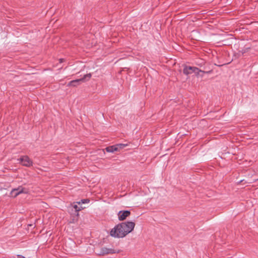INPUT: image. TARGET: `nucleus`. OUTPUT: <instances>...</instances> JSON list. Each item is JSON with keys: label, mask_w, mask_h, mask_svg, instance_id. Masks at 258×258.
Masks as SVG:
<instances>
[{"label": "nucleus", "mask_w": 258, "mask_h": 258, "mask_svg": "<svg viewBox=\"0 0 258 258\" xmlns=\"http://www.w3.org/2000/svg\"><path fill=\"white\" fill-rule=\"evenodd\" d=\"M135 223L127 221L116 225L110 232V235L113 237L123 238L131 232L134 229Z\"/></svg>", "instance_id": "1"}, {"label": "nucleus", "mask_w": 258, "mask_h": 258, "mask_svg": "<svg viewBox=\"0 0 258 258\" xmlns=\"http://www.w3.org/2000/svg\"><path fill=\"white\" fill-rule=\"evenodd\" d=\"M120 252V250H115L113 248H109L106 247H103L100 248V251L96 254L99 256H103L109 254L118 253Z\"/></svg>", "instance_id": "2"}, {"label": "nucleus", "mask_w": 258, "mask_h": 258, "mask_svg": "<svg viewBox=\"0 0 258 258\" xmlns=\"http://www.w3.org/2000/svg\"><path fill=\"white\" fill-rule=\"evenodd\" d=\"M200 72H202V70L197 67L187 66L186 65L184 66L183 69V73L185 75H188L193 73H195L197 75H198Z\"/></svg>", "instance_id": "3"}, {"label": "nucleus", "mask_w": 258, "mask_h": 258, "mask_svg": "<svg viewBox=\"0 0 258 258\" xmlns=\"http://www.w3.org/2000/svg\"><path fill=\"white\" fill-rule=\"evenodd\" d=\"M28 192V189L27 188H26L22 186H19L18 188H13L10 194L12 197L15 198L21 194H27Z\"/></svg>", "instance_id": "4"}, {"label": "nucleus", "mask_w": 258, "mask_h": 258, "mask_svg": "<svg viewBox=\"0 0 258 258\" xmlns=\"http://www.w3.org/2000/svg\"><path fill=\"white\" fill-rule=\"evenodd\" d=\"M28 192V189L27 188H26L22 186H19L18 188H13L10 194L12 197L15 198L21 194H27Z\"/></svg>", "instance_id": "5"}, {"label": "nucleus", "mask_w": 258, "mask_h": 258, "mask_svg": "<svg viewBox=\"0 0 258 258\" xmlns=\"http://www.w3.org/2000/svg\"><path fill=\"white\" fill-rule=\"evenodd\" d=\"M28 192V189L27 188H26L22 186H19L18 188H13L10 194L12 197L15 198L21 194H27Z\"/></svg>", "instance_id": "6"}, {"label": "nucleus", "mask_w": 258, "mask_h": 258, "mask_svg": "<svg viewBox=\"0 0 258 258\" xmlns=\"http://www.w3.org/2000/svg\"><path fill=\"white\" fill-rule=\"evenodd\" d=\"M91 77V74L90 73L85 75L82 78L80 79H77L71 81L68 84V86H77L80 84V82L84 81L87 78L88 80L90 79Z\"/></svg>", "instance_id": "7"}, {"label": "nucleus", "mask_w": 258, "mask_h": 258, "mask_svg": "<svg viewBox=\"0 0 258 258\" xmlns=\"http://www.w3.org/2000/svg\"><path fill=\"white\" fill-rule=\"evenodd\" d=\"M19 161L23 166L26 167H30L33 164L32 160L28 156H22L19 159Z\"/></svg>", "instance_id": "8"}, {"label": "nucleus", "mask_w": 258, "mask_h": 258, "mask_svg": "<svg viewBox=\"0 0 258 258\" xmlns=\"http://www.w3.org/2000/svg\"><path fill=\"white\" fill-rule=\"evenodd\" d=\"M131 215V212L128 210L120 211L118 213V219L119 221L125 220Z\"/></svg>", "instance_id": "9"}, {"label": "nucleus", "mask_w": 258, "mask_h": 258, "mask_svg": "<svg viewBox=\"0 0 258 258\" xmlns=\"http://www.w3.org/2000/svg\"><path fill=\"white\" fill-rule=\"evenodd\" d=\"M105 150L106 152L109 153H113L114 151H117V149L116 148L115 145L106 147Z\"/></svg>", "instance_id": "10"}, {"label": "nucleus", "mask_w": 258, "mask_h": 258, "mask_svg": "<svg viewBox=\"0 0 258 258\" xmlns=\"http://www.w3.org/2000/svg\"><path fill=\"white\" fill-rule=\"evenodd\" d=\"M72 207L73 209H75V212L77 213V216L79 215L78 212L84 209V208H83L82 206L79 207L76 204L72 205Z\"/></svg>", "instance_id": "11"}, {"label": "nucleus", "mask_w": 258, "mask_h": 258, "mask_svg": "<svg viewBox=\"0 0 258 258\" xmlns=\"http://www.w3.org/2000/svg\"><path fill=\"white\" fill-rule=\"evenodd\" d=\"M127 146V144H116L115 146L117 149V151H119L120 149H123Z\"/></svg>", "instance_id": "12"}, {"label": "nucleus", "mask_w": 258, "mask_h": 258, "mask_svg": "<svg viewBox=\"0 0 258 258\" xmlns=\"http://www.w3.org/2000/svg\"><path fill=\"white\" fill-rule=\"evenodd\" d=\"M250 49V47H244V48H243L240 52L242 54H244L245 53L248 52L249 51V50Z\"/></svg>", "instance_id": "13"}, {"label": "nucleus", "mask_w": 258, "mask_h": 258, "mask_svg": "<svg viewBox=\"0 0 258 258\" xmlns=\"http://www.w3.org/2000/svg\"><path fill=\"white\" fill-rule=\"evenodd\" d=\"M90 200L88 199H83L81 201V202H78L79 204H85V203H89Z\"/></svg>", "instance_id": "14"}, {"label": "nucleus", "mask_w": 258, "mask_h": 258, "mask_svg": "<svg viewBox=\"0 0 258 258\" xmlns=\"http://www.w3.org/2000/svg\"><path fill=\"white\" fill-rule=\"evenodd\" d=\"M16 256L17 258H25L24 256L20 255V254H18V255H17ZM13 258H16V257L13 256Z\"/></svg>", "instance_id": "15"}, {"label": "nucleus", "mask_w": 258, "mask_h": 258, "mask_svg": "<svg viewBox=\"0 0 258 258\" xmlns=\"http://www.w3.org/2000/svg\"><path fill=\"white\" fill-rule=\"evenodd\" d=\"M202 73H205V74H210L212 72V70H210V71H202Z\"/></svg>", "instance_id": "16"}, {"label": "nucleus", "mask_w": 258, "mask_h": 258, "mask_svg": "<svg viewBox=\"0 0 258 258\" xmlns=\"http://www.w3.org/2000/svg\"><path fill=\"white\" fill-rule=\"evenodd\" d=\"M64 61H65V60H64V59H63V58H60V59H59V62L60 63H62V62H64Z\"/></svg>", "instance_id": "17"}]
</instances>
